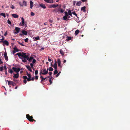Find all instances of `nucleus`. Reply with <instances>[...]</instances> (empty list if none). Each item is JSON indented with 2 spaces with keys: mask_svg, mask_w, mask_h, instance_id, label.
<instances>
[{
  "mask_svg": "<svg viewBox=\"0 0 130 130\" xmlns=\"http://www.w3.org/2000/svg\"><path fill=\"white\" fill-rule=\"evenodd\" d=\"M2 38L1 39V41H4L5 38L3 36H2Z\"/></svg>",
  "mask_w": 130,
  "mask_h": 130,
  "instance_id": "obj_46",
  "label": "nucleus"
},
{
  "mask_svg": "<svg viewBox=\"0 0 130 130\" xmlns=\"http://www.w3.org/2000/svg\"><path fill=\"white\" fill-rule=\"evenodd\" d=\"M13 75H14L13 76V78H17L19 77V76L17 75L16 74H15L14 73H13Z\"/></svg>",
  "mask_w": 130,
  "mask_h": 130,
  "instance_id": "obj_23",
  "label": "nucleus"
},
{
  "mask_svg": "<svg viewBox=\"0 0 130 130\" xmlns=\"http://www.w3.org/2000/svg\"><path fill=\"white\" fill-rule=\"evenodd\" d=\"M79 32V31L78 29L76 30L75 32V35H77Z\"/></svg>",
  "mask_w": 130,
  "mask_h": 130,
  "instance_id": "obj_24",
  "label": "nucleus"
},
{
  "mask_svg": "<svg viewBox=\"0 0 130 130\" xmlns=\"http://www.w3.org/2000/svg\"><path fill=\"white\" fill-rule=\"evenodd\" d=\"M58 73V71L57 70V69H55V70L54 73V75H55Z\"/></svg>",
  "mask_w": 130,
  "mask_h": 130,
  "instance_id": "obj_29",
  "label": "nucleus"
},
{
  "mask_svg": "<svg viewBox=\"0 0 130 130\" xmlns=\"http://www.w3.org/2000/svg\"><path fill=\"white\" fill-rule=\"evenodd\" d=\"M83 2H84L87 1V0H81Z\"/></svg>",
  "mask_w": 130,
  "mask_h": 130,
  "instance_id": "obj_59",
  "label": "nucleus"
},
{
  "mask_svg": "<svg viewBox=\"0 0 130 130\" xmlns=\"http://www.w3.org/2000/svg\"><path fill=\"white\" fill-rule=\"evenodd\" d=\"M7 35V31H6L5 32V33L4 34V35L5 36H6V35Z\"/></svg>",
  "mask_w": 130,
  "mask_h": 130,
  "instance_id": "obj_56",
  "label": "nucleus"
},
{
  "mask_svg": "<svg viewBox=\"0 0 130 130\" xmlns=\"http://www.w3.org/2000/svg\"><path fill=\"white\" fill-rule=\"evenodd\" d=\"M23 78L24 79H27V76H24L23 77Z\"/></svg>",
  "mask_w": 130,
  "mask_h": 130,
  "instance_id": "obj_42",
  "label": "nucleus"
},
{
  "mask_svg": "<svg viewBox=\"0 0 130 130\" xmlns=\"http://www.w3.org/2000/svg\"><path fill=\"white\" fill-rule=\"evenodd\" d=\"M49 21L50 22L52 23L53 22V20L51 19H50L49 20Z\"/></svg>",
  "mask_w": 130,
  "mask_h": 130,
  "instance_id": "obj_60",
  "label": "nucleus"
},
{
  "mask_svg": "<svg viewBox=\"0 0 130 130\" xmlns=\"http://www.w3.org/2000/svg\"><path fill=\"white\" fill-rule=\"evenodd\" d=\"M6 81L8 82V84L9 85L14 86L16 85L15 83L13 82L12 81L8 80H7Z\"/></svg>",
  "mask_w": 130,
  "mask_h": 130,
  "instance_id": "obj_3",
  "label": "nucleus"
},
{
  "mask_svg": "<svg viewBox=\"0 0 130 130\" xmlns=\"http://www.w3.org/2000/svg\"><path fill=\"white\" fill-rule=\"evenodd\" d=\"M30 8L31 9H32V7L33 6V3L32 1H30Z\"/></svg>",
  "mask_w": 130,
  "mask_h": 130,
  "instance_id": "obj_17",
  "label": "nucleus"
},
{
  "mask_svg": "<svg viewBox=\"0 0 130 130\" xmlns=\"http://www.w3.org/2000/svg\"><path fill=\"white\" fill-rule=\"evenodd\" d=\"M12 16L15 18H18L19 17V16L18 15L16 14H12Z\"/></svg>",
  "mask_w": 130,
  "mask_h": 130,
  "instance_id": "obj_16",
  "label": "nucleus"
},
{
  "mask_svg": "<svg viewBox=\"0 0 130 130\" xmlns=\"http://www.w3.org/2000/svg\"><path fill=\"white\" fill-rule=\"evenodd\" d=\"M82 3V2L81 1L77 2L76 4L77 6H80Z\"/></svg>",
  "mask_w": 130,
  "mask_h": 130,
  "instance_id": "obj_19",
  "label": "nucleus"
},
{
  "mask_svg": "<svg viewBox=\"0 0 130 130\" xmlns=\"http://www.w3.org/2000/svg\"><path fill=\"white\" fill-rule=\"evenodd\" d=\"M21 32L23 35H27V32L26 31L23 30Z\"/></svg>",
  "mask_w": 130,
  "mask_h": 130,
  "instance_id": "obj_9",
  "label": "nucleus"
},
{
  "mask_svg": "<svg viewBox=\"0 0 130 130\" xmlns=\"http://www.w3.org/2000/svg\"><path fill=\"white\" fill-rule=\"evenodd\" d=\"M61 73V72H59L58 73H57V75H56V77H57Z\"/></svg>",
  "mask_w": 130,
  "mask_h": 130,
  "instance_id": "obj_43",
  "label": "nucleus"
},
{
  "mask_svg": "<svg viewBox=\"0 0 130 130\" xmlns=\"http://www.w3.org/2000/svg\"><path fill=\"white\" fill-rule=\"evenodd\" d=\"M27 82V81L26 79H24L23 81V82L25 84Z\"/></svg>",
  "mask_w": 130,
  "mask_h": 130,
  "instance_id": "obj_54",
  "label": "nucleus"
},
{
  "mask_svg": "<svg viewBox=\"0 0 130 130\" xmlns=\"http://www.w3.org/2000/svg\"><path fill=\"white\" fill-rule=\"evenodd\" d=\"M3 42V46H5V45L7 46H8L9 45V42L7 40H5L4 41H0V43H1Z\"/></svg>",
  "mask_w": 130,
  "mask_h": 130,
  "instance_id": "obj_4",
  "label": "nucleus"
},
{
  "mask_svg": "<svg viewBox=\"0 0 130 130\" xmlns=\"http://www.w3.org/2000/svg\"><path fill=\"white\" fill-rule=\"evenodd\" d=\"M72 38L71 37H69L67 36L66 37V39L68 41L70 40Z\"/></svg>",
  "mask_w": 130,
  "mask_h": 130,
  "instance_id": "obj_22",
  "label": "nucleus"
},
{
  "mask_svg": "<svg viewBox=\"0 0 130 130\" xmlns=\"http://www.w3.org/2000/svg\"><path fill=\"white\" fill-rule=\"evenodd\" d=\"M23 4L24 5V6H26L27 5V2H25L24 1H23Z\"/></svg>",
  "mask_w": 130,
  "mask_h": 130,
  "instance_id": "obj_39",
  "label": "nucleus"
},
{
  "mask_svg": "<svg viewBox=\"0 0 130 130\" xmlns=\"http://www.w3.org/2000/svg\"><path fill=\"white\" fill-rule=\"evenodd\" d=\"M26 67L27 69L30 72H32V71L30 66H26Z\"/></svg>",
  "mask_w": 130,
  "mask_h": 130,
  "instance_id": "obj_12",
  "label": "nucleus"
},
{
  "mask_svg": "<svg viewBox=\"0 0 130 130\" xmlns=\"http://www.w3.org/2000/svg\"><path fill=\"white\" fill-rule=\"evenodd\" d=\"M49 81L50 82V83L51 84H52V82L51 80V79H50L49 80Z\"/></svg>",
  "mask_w": 130,
  "mask_h": 130,
  "instance_id": "obj_52",
  "label": "nucleus"
},
{
  "mask_svg": "<svg viewBox=\"0 0 130 130\" xmlns=\"http://www.w3.org/2000/svg\"><path fill=\"white\" fill-rule=\"evenodd\" d=\"M65 13V16H66L67 17H68V16L69 14L68 13V12L67 11H65L64 12Z\"/></svg>",
  "mask_w": 130,
  "mask_h": 130,
  "instance_id": "obj_32",
  "label": "nucleus"
},
{
  "mask_svg": "<svg viewBox=\"0 0 130 130\" xmlns=\"http://www.w3.org/2000/svg\"><path fill=\"white\" fill-rule=\"evenodd\" d=\"M59 6L58 4H52L50 5L49 6V8H56Z\"/></svg>",
  "mask_w": 130,
  "mask_h": 130,
  "instance_id": "obj_5",
  "label": "nucleus"
},
{
  "mask_svg": "<svg viewBox=\"0 0 130 130\" xmlns=\"http://www.w3.org/2000/svg\"><path fill=\"white\" fill-rule=\"evenodd\" d=\"M27 75L28 76V78H31V75L30 74H28V73H27Z\"/></svg>",
  "mask_w": 130,
  "mask_h": 130,
  "instance_id": "obj_35",
  "label": "nucleus"
},
{
  "mask_svg": "<svg viewBox=\"0 0 130 130\" xmlns=\"http://www.w3.org/2000/svg\"><path fill=\"white\" fill-rule=\"evenodd\" d=\"M13 49L15 52H18L19 51V50L16 46H15L13 48Z\"/></svg>",
  "mask_w": 130,
  "mask_h": 130,
  "instance_id": "obj_15",
  "label": "nucleus"
},
{
  "mask_svg": "<svg viewBox=\"0 0 130 130\" xmlns=\"http://www.w3.org/2000/svg\"><path fill=\"white\" fill-rule=\"evenodd\" d=\"M86 7L84 6L81 8V10L83 12H85L86 11Z\"/></svg>",
  "mask_w": 130,
  "mask_h": 130,
  "instance_id": "obj_21",
  "label": "nucleus"
},
{
  "mask_svg": "<svg viewBox=\"0 0 130 130\" xmlns=\"http://www.w3.org/2000/svg\"><path fill=\"white\" fill-rule=\"evenodd\" d=\"M59 11V8L58 9H55L54 11H53V12H57Z\"/></svg>",
  "mask_w": 130,
  "mask_h": 130,
  "instance_id": "obj_27",
  "label": "nucleus"
},
{
  "mask_svg": "<svg viewBox=\"0 0 130 130\" xmlns=\"http://www.w3.org/2000/svg\"><path fill=\"white\" fill-rule=\"evenodd\" d=\"M26 117L30 121L33 122V121L35 122L36 121L33 119V117L32 116H30L29 114H27L26 115Z\"/></svg>",
  "mask_w": 130,
  "mask_h": 130,
  "instance_id": "obj_2",
  "label": "nucleus"
},
{
  "mask_svg": "<svg viewBox=\"0 0 130 130\" xmlns=\"http://www.w3.org/2000/svg\"><path fill=\"white\" fill-rule=\"evenodd\" d=\"M20 28L17 27H16L15 28V30L17 32H19Z\"/></svg>",
  "mask_w": 130,
  "mask_h": 130,
  "instance_id": "obj_20",
  "label": "nucleus"
},
{
  "mask_svg": "<svg viewBox=\"0 0 130 130\" xmlns=\"http://www.w3.org/2000/svg\"><path fill=\"white\" fill-rule=\"evenodd\" d=\"M47 3H53V0H44Z\"/></svg>",
  "mask_w": 130,
  "mask_h": 130,
  "instance_id": "obj_8",
  "label": "nucleus"
},
{
  "mask_svg": "<svg viewBox=\"0 0 130 130\" xmlns=\"http://www.w3.org/2000/svg\"><path fill=\"white\" fill-rule=\"evenodd\" d=\"M31 16H33L35 15V13L33 12H31Z\"/></svg>",
  "mask_w": 130,
  "mask_h": 130,
  "instance_id": "obj_51",
  "label": "nucleus"
},
{
  "mask_svg": "<svg viewBox=\"0 0 130 130\" xmlns=\"http://www.w3.org/2000/svg\"><path fill=\"white\" fill-rule=\"evenodd\" d=\"M36 62V60L35 59H33L32 63H34Z\"/></svg>",
  "mask_w": 130,
  "mask_h": 130,
  "instance_id": "obj_49",
  "label": "nucleus"
},
{
  "mask_svg": "<svg viewBox=\"0 0 130 130\" xmlns=\"http://www.w3.org/2000/svg\"><path fill=\"white\" fill-rule=\"evenodd\" d=\"M3 62L2 61V59L1 58H0V65L1 64H3Z\"/></svg>",
  "mask_w": 130,
  "mask_h": 130,
  "instance_id": "obj_45",
  "label": "nucleus"
},
{
  "mask_svg": "<svg viewBox=\"0 0 130 130\" xmlns=\"http://www.w3.org/2000/svg\"><path fill=\"white\" fill-rule=\"evenodd\" d=\"M18 69H20L19 68H15L14 67H13L12 68V69L13 70V71L14 72H17V71L18 70Z\"/></svg>",
  "mask_w": 130,
  "mask_h": 130,
  "instance_id": "obj_11",
  "label": "nucleus"
},
{
  "mask_svg": "<svg viewBox=\"0 0 130 130\" xmlns=\"http://www.w3.org/2000/svg\"><path fill=\"white\" fill-rule=\"evenodd\" d=\"M34 39V41H37L38 40H39V36H38L37 37H36L35 38H33Z\"/></svg>",
  "mask_w": 130,
  "mask_h": 130,
  "instance_id": "obj_25",
  "label": "nucleus"
},
{
  "mask_svg": "<svg viewBox=\"0 0 130 130\" xmlns=\"http://www.w3.org/2000/svg\"><path fill=\"white\" fill-rule=\"evenodd\" d=\"M57 62L58 64V66L60 67L61 66V61L60 59L58 58L57 59Z\"/></svg>",
  "mask_w": 130,
  "mask_h": 130,
  "instance_id": "obj_13",
  "label": "nucleus"
},
{
  "mask_svg": "<svg viewBox=\"0 0 130 130\" xmlns=\"http://www.w3.org/2000/svg\"><path fill=\"white\" fill-rule=\"evenodd\" d=\"M38 71L37 70H36L35 71V74L36 75H37L38 74Z\"/></svg>",
  "mask_w": 130,
  "mask_h": 130,
  "instance_id": "obj_53",
  "label": "nucleus"
},
{
  "mask_svg": "<svg viewBox=\"0 0 130 130\" xmlns=\"http://www.w3.org/2000/svg\"><path fill=\"white\" fill-rule=\"evenodd\" d=\"M7 23L8 24H11V21H10L9 20H8L7 21Z\"/></svg>",
  "mask_w": 130,
  "mask_h": 130,
  "instance_id": "obj_50",
  "label": "nucleus"
},
{
  "mask_svg": "<svg viewBox=\"0 0 130 130\" xmlns=\"http://www.w3.org/2000/svg\"><path fill=\"white\" fill-rule=\"evenodd\" d=\"M4 56L5 60L6 61H8V59L7 55Z\"/></svg>",
  "mask_w": 130,
  "mask_h": 130,
  "instance_id": "obj_30",
  "label": "nucleus"
},
{
  "mask_svg": "<svg viewBox=\"0 0 130 130\" xmlns=\"http://www.w3.org/2000/svg\"><path fill=\"white\" fill-rule=\"evenodd\" d=\"M3 67L2 66L0 67V71H2L3 70Z\"/></svg>",
  "mask_w": 130,
  "mask_h": 130,
  "instance_id": "obj_41",
  "label": "nucleus"
},
{
  "mask_svg": "<svg viewBox=\"0 0 130 130\" xmlns=\"http://www.w3.org/2000/svg\"><path fill=\"white\" fill-rule=\"evenodd\" d=\"M28 38H26V39H25L24 41L25 42H28Z\"/></svg>",
  "mask_w": 130,
  "mask_h": 130,
  "instance_id": "obj_47",
  "label": "nucleus"
},
{
  "mask_svg": "<svg viewBox=\"0 0 130 130\" xmlns=\"http://www.w3.org/2000/svg\"><path fill=\"white\" fill-rule=\"evenodd\" d=\"M55 69H57V64H54V67Z\"/></svg>",
  "mask_w": 130,
  "mask_h": 130,
  "instance_id": "obj_34",
  "label": "nucleus"
},
{
  "mask_svg": "<svg viewBox=\"0 0 130 130\" xmlns=\"http://www.w3.org/2000/svg\"><path fill=\"white\" fill-rule=\"evenodd\" d=\"M9 73L11 74L13 72L12 70L10 69H9Z\"/></svg>",
  "mask_w": 130,
  "mask_h": 130,
  "instance_id": "obj_37",
  "label": "nucleus"
},
{
  "mask_svg": "<svg viewBox=\"0 0 130 130\" xmlns=\"http://www.w3.org/2000/svg\"><path fill=\"white\" fill-rule=\"evenodd\" d=\"M22 22L20 24V25L21 26H24V18L22 17L21 18Z\"/></svg>",
  "mask_w": 130,
  "mask_h": 130,
  "instance_id": "obj_6",
  "label": "nucleus"
},
{
  "mask_svg": "<svg viewBox=\"0 0 130 130\" xmlns=\"http://www.w3.org/2000/svg\"><path fill=\"white\" fill-rule=\"evenodd\" d=\"M20 69H18V70L17 71V72H16L17 74H16L19 76V72L20 71Z\"/></svg>",
  "mask_w": 130,
  "mask_h": 130,
  "instance_id": "obj_38",
  "label": "nucleus"
},
{
  "mask_svg": "<svg viewBox=\"0 0 130 130\" xmlns=\"http://www.w3.org/2000/svg\"><path fill=\"white\" fill-rule=\"evenodd\" d=\"M59 11H60L61 13L63 12L64 11V10L62 9L59 8Z\"/></svg>",
  "mask_w": 130,
  "mask_h": 130,
  "instance_id": "obj_36",
  "label": "nucleus"
},
{
  "mask_svg": "<svg viewBox=\"0 0 130 130\" xmlns=\"http://www.w3.org/2000/svg\"><path fill=\"white\" fill-rule=\"evenodd\" d=\"M0 15L3 16L4 18L6 17L5 14V13H1L0 14Z\"/></svg>",
  "mask_w": 130,
  "mask_h": 130,
  "instance_id": "obj_33",
  "label": "nucleus"
},
{
  "mask_svg": "<svg viewBox=\"0 0 130 130\" xmlns=\"http://www.w3.org/2000/svg\"><path fill=\"white\" fill-rule=\"evenodd\" d=\"M40 6L41 7L43 8V9H45L46 7L45 6L44 4H41L40 5Z\"/></svg>",
  "mask_w": 130,
  "mask_h": 130,
  "instance_id": "obj_14",
  "label": "nucleus"
},
{
  "mask_svg": "<svg viewBox=\"0 0 130 130\" xmlns=\"http://www.w3.org/2000/svg\"><path fill=\"white\" fill-rule=\"evenodd\" d=\"M53 68H52L51 67H50L49 68V70L50 71H53Z\"/></svg>",
  "mask_w": 130,
  "mask_h": 130,
  "instance_id": "obj_40",
  "label": "nucleus"
},
{
  "mask_svg": "<svg viewBox=\"0 0 130 130\" xmlns=\"http://www.w3.org/2000/svg\"><path fill=\"white\" fill-rule=\"evenodd\" d=\"M60 53L62 56L64 55V53L63 51L61 50L60 51Z\"/></svg>",
  "mask_w": 130,
  "mask_h": 130,
  "instance_id": "obj_28",
  "label": "nucleus"
},
{
  "mask_svg": "<svg viewBox=\"0 0 130 130\" xmlns=\"http://www.w3.org/2000/svg\"><path fill=\"white\" fill-rule=\"evenodd\" d=\"M72 13L73 14H74V15H75L77 17V14L75 12V11H74V12H72Z\"/></svg>",
  "mask_w": 130,
  "mask_h": 130,
  "instance_id": "obj_44",
  "label": "nucleus"
},
{
  "mask_svg": "<svg viewBox=\"0 0 130 130\" xmlns=\"http://www.w3.org/2000/svg\"><path fill=\"white\" fill-rule=\"evenodd\" d=\"M42 74L43 75H46L47 74V72H46V69H42Z\"/></svg>",
  "mask_w": 130,
  "mask_h": 130,
  "instance_id": "obj_7",
  "label": "nucleus"
},
{
  "mask_svg": "<svg viewBox=\"0 0 130 130\" xmlns=\"http://www.w3.org/2000/svg\"><path fill=\"white\" fill-rule=\"evenodd\" d=\"M7 55L6 52V51H5V52H4V56Z\"/></svg>",
  "mask_w": 130,
  "mask_h": 130,
  "instance_id": "obj_62",
  "label": "nucleus"
},
{
  "mask_svg": "<svg viewBox=\"0 0 130 130\" xmlns=\"http://www.w3.org/2000/svg\"><path fill=\"white\" fill-rule=\"evenodd\" d=\"M4 68L5 70H6L7 69V68L6 67V66L5 65L4 66Z\"/></svg>",
  "mask_w": 130,
  "mask_h": 130,
  "instance_id": "obj_64",
  "label": "nucleus"
},
{
  "mask_svg": "<svg viewBox=\"0 0 130 130\" xmlns=\"http://www.w3.org/2000/svg\"><path fill=\"white\" fill-rule=\"evenodd\" d=\"M63 20H69V19H68V17H66V16H64L63 17Z\"/></svg>",
  "mask_w": 130,
  "mask_h": 130,
  "instance_id": "obj_26",
  "label": "nucleus"
},
{
  "mask_svg": "<svg viewBox=\"0 0 130 130\" xmlns=\"http://www.w3.org/2000/svg\"><path fill=\"white\" fill-rule=\"evenodd\" d=\"M35 78L34 77H33L31 78V80H32V81H33L34 80Z\"/></svg>",
  "mask_w": 130,
  "mask_h": 130,
  "instance_id": "obj_63",
  "label": "nucleus"
},
{
  "mask_svg": "<svg viewBox=\"0 0 130 130\" xmlns=\"http://www.w3.org/2000/svg\"><path fill=\"white\" fill-rule=\"evenodd\" d=\"M34 59V57L32 56H30V57H29V56L28 57V60H28V61L29 62H31L32 60L33 59Z\"/></svg>",
  "mask_w": 130,
  "mask_h": 130,
  "instance_id": "obj_10",
  "label": "nucleus"
},
{
  "mask_svg": "<svg viewBox=\"0 0 130 130\" xmlns=\"http://www.w3.org/2000/svg\"><path fill=\"white\" fill-rule=\"evenodd\" d=\"M52 73V72H49L48 73V74H49L51 76Z\"/></svg>",
  "mask_w": 130,
  "mask_h": 130,
  "instance_id": "obj_57",
  "label": "nucleus"
},
{
  "mask_svg": "<svg viewBox=\"0 0 130 130\" xmlns=\"http://www.w3.org/2000/svg\"><path fill=\"white\" fill-rule=\"evenodd\" d=\"M42 72V70H41L40 71V75H41V74H42V73L43 72Z\"/></svg>",
  "mask_w": 130,
  "mask_h": 130,
  "instance_id": "obj_58",
  "label": "nucleus"
},
{
  "mask_svg": "<svg viewBox=\"0 0 130 130\" xmlns=\"http://www.w3.org/2000/svg\"><path fill=\"white\" fill-rule=\"evenodd\" d=\"M33 64V63H31L30 64V65L31 67V68L32 69L33 68L34 65Z\"/></svg>",
  "mask_w": 130,
  "mask_h": 130,
  "instance_id": "obj_48",
  "label": "nucleus"
},
{
  "mask_svg": "<svg viewBox=\"0 0 130 130\" xmlns=\"http://www.w3.org/2000/svg\"><path fill=\"white\" fill-rule=\"evenodd\" d=\"M38 78V76L36 75L35 76V79H37Z\"/></svg>",
  "mask_w": 130,
  "mask_h": 130,
  "instance_id": "obj_61",
  "label": "nucleus"
},
{
  "mask_svg": "<svg viewBox=\"0 0 130 130\" xmlns=\"http://www.w3.org/2000/svg\"><path fill=\"white\" fill-rule=\"evenodd\" d=\"M27 81L29 82L31 80V78H27Z\"/></svg>",
  "mask_w": 130,
  "mask_h": 130,
  "instance_id": "obj_55",
  "label": "nucleus"
},
{
  "mask_svg": "<svg viewBox=\"0 0 130 130\" xmlns=\"http://www.w3.org/2000/svg\"><path fill=\"white\" fill-rule=\"evenodd\" d=\"M72 13L70 10H69L68 11V14L70 16L72 17Z\"/></svg>",
  "mask_w": 130,
  "mask_h": 130,
  "instance_id": "obj_31",
  "label": "nucleus"
},
{
  "mask_svg": "<svg viewBox=\"0 0 130 130\" xmlns=\"http://www.w3.org/2000/svg\"><path fill=\"white\" fill-rule=\"evenodd\" d=\"M40 78H41V83H42V82H43L44 80H45L46 79V78H43V77L42 76H41L40 77Z\"/></svg>",
  "mask_w": 130,
  "mask_h": 130,
  "instance_id": "obj_18",
  "label": "nucleus"
},
{
  "mask_svg": "<svg viewBox=\"0 0 130 130\" xmlns=\"http://www.w3.org/2000/svg\"><path fill=\"white\" fill-rule=\"evenodd\" d=\"M16 55H17L19 58L21 59L22 61L24 63L27 62V60H28V57L30 56L29 54H27L24 52H19L16 54Z\"/></svg>",
  "mask_w": 130,
  "mask_h": 130,
  "instance_id": "obj_1",
  "label": "nucleus"
}]
</instances>
